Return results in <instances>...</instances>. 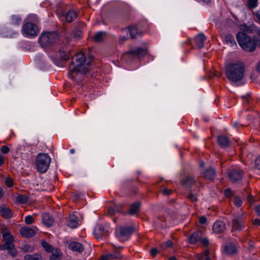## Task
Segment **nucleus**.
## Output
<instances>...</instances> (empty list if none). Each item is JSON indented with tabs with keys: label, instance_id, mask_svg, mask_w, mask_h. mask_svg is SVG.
I'll return each instance as SVG.
<instances>
[{
	"label": "nucleus",
	"instance_id": "nucleus-46",
	"mask_svg": "<svg viewBox=\"0 0 260 260\" xmlns=\"http://www.w3.org/2000/svg\"><path fill=\"white\" fill-rule=\"evenodd\" d=\"M1 151L4 154H7L10 151V148L5 145H3L1 147Z\"/></svg>",
	"mask_w": 260,
	"mask_h": 260
},
{
	"label": "nucleus",
	"instance_id": "nucleus-28",
	"mask_svg": "<svg viewBox=\"0 0 260 260\" xmlns=\"http://www.w3.org/2000/svg\"><path fill=\"white\" fill-rule=\"evenodd\" d=\"M147 50H131L124 53V55H129L134 57H140L144 56L147 53Z\"/></svg>",
	"mask_w": 260,
	"mask_h": 260
},
{
	"label": "nucleus",
	"instance_id": "nucleus-18",
	"mask_svg": "<svg viewBox=\"0 0 260 260\" xmlns=\"http://www.w3.org/2000/svg\"><path fill=\"white\" fill-rule=\"evenodd\" d=\"M122 256L116 249L113 253H109L106 255H103L101 260H114L115 259H121Z\"/></svg>",
	"mask_w": 260,
	"mask_h": 260
},
{
	"label": "nucleus",
	"instance_id": "nucleus-25",
	"mask_svg": "<svg viewBox=\"0 0 260 260\" xmlns=\"http://www.w3.org/2000/svg\"><path fill=\"white\" fill-rule=\"evenodd\" d=\"M216 171L213 168L207 169L203 174V177L207 180H212L215 177Z\"/></svg>",
	"mask_w": 260,
	"mask_h": 260
},
{
	"label": "nucleus",
	"instance_id": "nucleus-1",
	"mask_svg": "<svg viewBox=\"0 0 260 260\" xmlns=\"http://www.w3.org/2000/svg\"><path fill=\"white\" fill-rule=\"evenodd\" d=\"M93 59L94 56L91 50H77L76 52L73 53L72 57V67L84 71L85 69H89Z\"/></svg>",
	"mask_w": 260,
	"mask_h": 260
},
{
	"label": "nucleus",
	"instance_id": "nucleus-45",
	"mask_svg": "<svg viewBox=\"0 0 260 260\" xmlns=\"http://www.w3.org/2000/svg\"><path fill=\"white\" fill-rule=\"evenodd\" d=\"M34 221L33 217L31 215H27L25 218V222L28 224H32Z\"/></svg>",
	"mask_w": 260,
	"mask_h": 260
},
{
	"label": "nucleus",
	"instance_id": "nucleus-16",
	"mask_svg": "<svg viewBox=\"0 0 260 260\" xmlns=\"http://www.w3.org/2000/svg\"><path fill=\"white\" fill-rule=\"evenodd\" d=\"M226 229L225 223L221 221H217L215 222L212 227L214 233L216 234H220L223 232Z\"/></svg>",
	"mask_w": 260,
	"mask_h": 260
},
{
	"label": "nucleus",
	"instance_id": "nucleus-19",
	"mask_svg": "<svg viewBox=\"0 0 260 260\" xmlns=\"http://www.w3.org/2000/svg\"><path fill=\"white\" fill-rule=\"evenodd\" d=\"M202 238V232L201 231H197L191 234L189 238V242L190 244H195L198 241H200Z\"/></svg>",
	"mask_w": 260,
	"mask_h": 260
},
{
	"label": "nucleus",
	"instance_id": "nucleus-41",
	"mask_svg": "<svg viewBox=\"0 0 260 260\" xmlns=\"http://www.w3.org/2000/svg\"><path fill=\"white\" fill-rule=\"evenodd\" d=\"M34 250V247L29 245H24L21 247V250L24 252H31L33 251Z\"/></svg>",
	"mask_w": 260,
	"mask_h": 260
},
{
	"label": "nucleus",
	"instance_id": "nucleus-30",
	"mask_svg": "<svg viewBox=\"0 0 260 260\" xmlns=\"http://www.w3.org/2000/svg\"><path fill=\"white\" fill-rule=\"evenodd\" d=\"M205 36L203 34H199L195 38L194 41L199 48L204 47V42L205 40Z\"/></svg>",
	"mask_w": 260,
	"mask_h": 260
},
{
	"label": "nucleus",
	"instance_id": "nucleus-35",
	"mask_svg": "<svg viewBox=\"0 0 260 260\" xmlns=\"http://www.w3.org/2000/svg\"><path fill=\"white\" fill-rule=\"evenodd\" d=\"M24 260H42V256L39 254H27L24 257Z\"/></svg>",
	"mask_w": 260,
	"mask_h": 260
},
{
	"label": "nucleus",
	"instance_id": "nucleus-38",
	"mask_svg": "<svg viewBox=\"0 0 260 260\" xmlns=\"http://www.w3.org/2000/svg\"><path fill=\"white\" fill-rule=\"evenodd\" d=\"M187 198L192 202H196L198 200V197L196 194H193L191 190H189L187 195Z\"/></svg>",
	"mask_w": 260,
	"mask_h": 260
},
{
	"label": "nucleus",
	"instance_id": "nucleus-20",
	"mask_svg": "<svg viewBox=\"0 0 260 260\" xmlns=\"http://www.w3.org/2000/svg\"><path fill=\"white\" fill-rule=\"evenodd\" d=\"M217 143L220 147L225 148L229 146L230 142L226 136L220 135L217 137Z\"/></svg>",
	"mask_w": 260,
	"mask_h": 260
},
{
	"label": "nucleus",
	"instance_id": "nucleus-54",
	"mask_svg": "<svg viewBox=\"0 0 260 260\" xmlns=\"http://www.w3.org/2000/svg\"><path fill=\"white\" fill-rule=\"evenodd\" d=\"M201 242V243L205 246H207L209 244V241L207 238H202L200 240Z\"/></svg>",
	"mask_w": 260,
	"mask_h": 260
},
{
	"label": "nucleus",
	"instance_id": "nucleus-13",
	"mask_svg": "<svg viewBox=\"0 0 260 260\" xmlns=\"http://www.w3.org/2000/svg\"><path fill=\"white\" fill-rule=\"evenodd\" d=\"M243 172L237 169L230 170L228 172L229 179L232 182H236L240 180L242 177Z\"/></svg>",
	"mask_w": 260,
	"mask_h": 260
},
{
	"label": "nucleus",
	"instance_id": "nucleus-31",
	"mask_svg": "<svg viewBox=\"0 0 260 260\" xmlns=\"http://www.w3.org/2000/svg\"><path fill=\"white\" fill-rule=\"evenodd\" d=\"M128 32L132 39L135 38L139 35H141V31L138 30L136 26H129L128 27Z\"/></svg>",
	"mask_w": 260,
	"mask_h": 260
},
{
	"label": "nucleus",
	"instance_id": "nucleus-8",
	"mask_svg": "<svg viewBox=\"0 0 260 260\" xmlns=\"http://www.w3.org/2000/svg\"><path fill=\"white\" fill-rule=\"evenodd\" d=\"M39 32L38 26L32 23L27 22L23 25L22 32L27 37H34L36 36Z\"/></svg>",
	"mask_w": 260,
	"mask_h": 260
},
{
	"label": "nucleus",
	"instance_id": "nucleus-10",
	"mask_svg": "<svg viewBox=\"0 0 260 260\" xmlns=\"http://www.w3.org/2000/svg\"><path fill=\"white\" fill-rule=\"evenodd\" d=\"M73 54V52L70 50H56L53 57L56 61L67 60Z\"/></svg>",
	"mask_w": 260,
	"mask_h": 260
},
{
	"label": "nucleus",
	"instance_id": "nucleus-34",
	"mask_svg": "<svg viewBox=\"0 0 260 260\" xmlns=\"http://www.w3.org/2000/svg\"><path fill=\"white\" fill-rule=\"evenodd\" d=\"M42 247L45 249L46 251L49 253L52 252L56 248H53L52 245H50L48 243L44 240L41 241Z\"/></svg>",
	"mask_w": 260,
	"mask_h": 260
},
{
	"label": "nucleus",
	"instance_id": "nucleus-39",
	"mask_svg": "<svg viewBox=\"0 0 260 260\" xmlns=\"http://www.w3.org/2000/svg\"><path fill=\"white\" fill-rule=\"evenodd\" d=\"M11 23L14 25H19L21 22V18L19 16L13 15L12 16Z\"/></svg>",
	"mask_w": 260,
	"mask_h": 260
},
{
	"label": "nucleus",
	"instance_id": "nucleus-7",
	"mask_svg": "<svg viewBox=\"0 0 260 260\" xmlns=\"http://www.w3.org/2000/svg\"><path fill=\"white\" fill-rule=\"evenodd\" d=\"M89 69H85V70L83 71L80 69L71 66L69 76L77 83H80L84 80L85 75L89 72Z\"/></svg>",
	"mask_w": 260,
	"mask_h": 260
},
{
	"label": "nucleus",
	"instance_id": "nucleus-60",
	"mask_svg": "<svg viewBox=\"0 0 260 260\" xmlns=\"http://www.w3.org/2000/svg\"><path fill=\"white\" fill-rule=\"evenodd\" d=\"M4 162V158L2 155H0V166Z\"/></svg>",
	"mask_w": 260,
	"mask_h": 260
},
{
	"label": "nucleus",
	"instance_id": "nucleus-48",
	"mask_svg": "<svg viewBox=\"0 0 260 260\" xmlns=\"http://www.w3.org/2000/svg\"><path fill=\"white\" fill-rule=\"evenodd\" d=\"M224 194L226 197L230 198L232 194V190L229 188H226L224 191Z\"/></svg>",
	"mask_w": 260,
	"mask_h": 260
},
{
	"label": "nucleus",
	"instance_id": "nucleus-57",
	"mask_svg": "<svg viewBox=\"0 0 260 260\" xmlns=\"http://www.w3.org/2000/svg\"><path fill=\"white\" fill-rule=\"evenodd\" d=\"M253 224L255 225L259 226L260 225V220L258 219H255L253 220Z\"/></svg>",
	"mask_w": 260,
	"mask_h": 260
},
{
	"label": "nucleus",
	"instance_id": "nucleus-5",
	"mask_svg": "<svg viewBox=\"0 0 260 260\" xmlns=\"http://www.w3.org/2000/svg\"><path fill=\"white\" fill-rule=\"evenodd\" d=\"M51 158L48 154L40 153L36 158V166L37 170L40 173H45L48 170Z\"/></svg>",
	"mask_w": 260,
	"mask_h": 260
},
{
	"label": "nucleus",
	"instance_id": "nucleus-29",
	"mask_svg": "<svg viewBox=\"0 0 260 260\" xmlns=\"http://www.w3.org/2000/svg\"><path fill=\"white\" fill-rule=\"evenodd\" d=\"M140 205L141 203L140 202H136L131 205L128 213L131 215L137 214L140 210Z\"/></svg>",
	"mask_w": 260,
	"mask_h": 260
},
{
	"label": "nucleus",
	"instance_id": "nucleus-21",
	"mask_svg": "<svg viewBox=\"0 0 260 260\" xmlns=\"http://www.w3.org/2000/svg\"><path fill=\"white\" fill-rule=\"evenodd\" d=\"M67 224L72 228H75L78 225V217L75 215H69L67 217Z\"/></svg>",
	"mask_w": 260,
	"mask_h": 260
},
{
	"label": "nucleus",
	"instance_id": "nucleus-14",
	"mask_svg": "<svg viewBox=\"0 0 260 260\" xmlns=\"http://www.w3.org/2000/svg\"><path fill=\"white\" fill-rule=\"evenodd\" d=\"M20 233L23 237L29 238L35 235L36 231L32 228L24 226L20 229Z\"/></svg>",
	"mask_w": 260,
	"mask_h": 260
},
{
	"label": "nucleus",
	"instance_id": "nucleus-11",
	"mask_svg": "<svg viewBox=\"0 0 260 260\" xmlns=\"http://www.w3.org/2000/svg\"><path fill=\"white\" fill-rule=\"evenodd\" d=\"M233 229L241 231L245 228V223L242 215H238L233 219Z\"/></svg>",
	"mask_w": 260,
	"mask_h": 260
},
{
	"label": "nucleus",
	"instance_id": "nucleus-47",
	"mask_svg": "<svg viewBox=\"0 0 260 260\" xmlns=\"http://www.w3.org/2000/svg\"><path fill=\"white\" fill-rule=\"evenodd\" d=\"M257 0H248V5L251 8H255L257 5Z\"/></svg>",
	"mask_w": 260,
	"mask_h": 260
},
{
	"label": "nucleus",
	"instance_id": "nucleus-17",
	"mask_svg": "<svg viewBox=\"0 0 260 260\" xmlns=\"http://www.w3.org/2000/svg\"><path fill=\"white\" fill-rule=\"evenodd\" d=\"M0 213L5 219H9L12 217L13 212L8 207L4 205L0 206Z\"/></svg>",
	"mask_w": 260,
	"mask_h": 260
},
{
	"label": "nucleus",
	"instance_id": "nucleus-9",
	"mask_svg": "<svg viewBox=\"0 0 260 260\" xmlns=\"http://www.w3.org/2000/svg\"><path fill=\"white\" fill-rule=\"evenodd\" d=\"M134 231L133 228L129 226H120L116 228V235L120 238H125L127 239L129 237Z\"/></svg>",
	"mask_w": 260,
	"mask_h": 260
},
{
	"label": "nucleus",
	"instance_id": "nucleus-50",
	"mask_svg": "<svg viewBox=\"0 0 260 260\" xmlns=\"http://www.w3.org/2000/svg\"><path fill=\"white\" fill-rule=\"evenodd\" d=\"M255 167L260 170V155L255 160Z\"/></svg>",
	"mask_w": 260,
	"mask_h": 260
},
{
	"label": "nucleus",
	"instance_id": "nucleus-51",
	"mask_svg": "<svg viewBox=\"0 0 260 260\" xmlns=\"http://www.w3.org/2000/svg\"><path fill=\"white\" fill-rule=\"evenodd\" d=\"M6 184L9 187H11L13 185V181L11 178H7L6 179Z\"/></svg>",
	"mask_w": 260,
	"mask_h": 260
},
{
	"label": "nucleus",
	"instance_id": "nucleus-62",
	"mask_svg": "<svg viewBox=\"0 0 260 260\" xmlns=\"http://www.w3.org/2000/svg\"><path fill=\"white\" fill-rule=\"evenodd\" d=\"M256 70L257 71L260 73V61H258L257 66H256Z\"/></svg>",
	"mask_w": 260,
	"mask_h": 260
},
{
	"label": "nucleus",
	"instance_id": "nucleus-2",
	"mask_svg": "<svg viewBox=\"0 0 260 260\" xmlns=\"http://www.w3.org/2000/svg\"><path fill=\"white\" fill-rule=\"evenodd\" d=\"M225 70L226 78L233 82L241 81L244 76L245 66L242 62L227 63Z\"/></svg>",
	"mask_w": 260,
	"mask_h": 260
},
{
	"label": "nucleus",
	"instance_id": "nucleus-59",
	"mask_svg": "<svg viewBox=\"0 0 260 260\" xmlns=\"http://www.w3.org/2000/svg\"><path fill=\"white\" fill-rule=\"evenodd\" d=\"M255 210L258 215H260V206L257 205L255 207Z\"/></svg>",
	"mask_w": 260,
	"mask_h": 260
},
{
	"label": "nucleus",
	"instance_id": "nucleus-64",
	"mask_svg": "<svg viewBox=\"0 0 260 260\" xmlns=\"http://www.w3.org/2000/svg\"><path fill=\"white\" fill-rule=\"evenodd\" d=\"M168 260H177V258L175 256H173L170 257Z\"/></svg>",
	"mask_w": 260,
	"mask_h": 260
},
{
	"label": "nucleus",
	"instance_id": "nucleus-44",
	"mask_svg": "<svg viewBox=\"0 0 260 260\" xmlns=\"http://www.w3.org/2000/svg\"><path fill=\"white\" fill-rule=\"evenodd\" d=\"M234 204L237 207H240L242 204V201L238 196H235L234 198Z\"/></svg>",
	"mask_w": 260,
	"mask_h": 260
},
{
	"label": "nucleus",
	"instance_id": "nucleus-6",
	"mask_svg": "<svg viewBox=\"0 0 260 260\" xmlns=\"http://www.w3.org/2000/svg\"><path fill=\"white\" fill-rule=\"evenodd\" d=\"M1 233L4 243L1 246L0 249H11L13 247H15V245L13 244L14 237L7 228H3Z\"/></svg>",
	"mask_w": 260,
	"mask_h": 260
},
{
	"label": "nucleus",
	"instance_id": "nucleus-56",
	"mask_svg": "<svg viewBox=\"0 0 260 260\" xmlns=\"http://www.w3.org/2000/svg\"><path fill=\"white\" fill-rule=\"evenodd\" d=\"M163 194L165 195H169L172 192V190L168 189H164L162 191Z\"/></svg>",
	"mask_w": 260,
	"mask_h": 260
},
{
	"label": "nucleus",
	"instance_id": "nucleus-49",
	"mask_svg": "<svg viewBox=\"0 0 260 260\" xmlns=\"http://www.w3.org/2000/svg\"><path fill=\"white\" fill-rule=\"evenodd\" d=\"M158 252V249L155 247L152 248L150 251V253L152 256H155Z\"/></svg>",
	"mask_w": 260,
	"mask_h": 260
},
{
	"label": "nucleus",
	"instance_id": "nucleus-4",
	"mask_svg": "<svg viewBox=\"0 0 260 260\" xmlns=\"http://www.w3.org/2000/svg\"><path fill=\"white\" fill-rule=\"evenodd\" d=\"M58 34L55 31L45 32L41 34L39 42L42 47H48L56 42Z\"/></svg>",
	"mask_w": 260,
	"mask_h": 260
},
{
	"label": "nucleus",
	"instance_id": "nucleus-52",
	"mask_svg": "<svg viewBox=\"0 0 260 260\" xmlns=\"http://www.w3.org/2000/svg\"><path fill=\"white\" fill-rule=\"evenodd\" d=\"M207 222V218L204 216H202L199 217V222L201 224H205Z\"/></svg>",
	"mask_w": 260,
	"mask_h": 260
},
{
	"label": "nucleus",
	"instance_id": "nucleus-33",
	"mask_svg": "<svg viewBox=\"0 0 260 260\" xmlns=\"http://www.w3.org/2000/svg\"><path fill=\"white\" fill-rule=\"evenodd\" d=\"M61 254L60 250L56 248L52 252V254L50 256V260H60L61 257Z\"/></svg>",
	"mask_w": 260,
	"mask_h": 260
},
{
	"label": "nucleus",
	"instance_id": "nucleus-40",
	"mask_svg": "<svg viewBox=\"0 0 260 260\" xmlns=\"http://www.w3.org/2000/svg\"><path fill=\"white\" fill-rule=\"evenodd\" d=\"M173 246V243L171 241H168L166 242L161 243L160 245V248L164 250L168 247H171Z\"/></svg>",
	"mask_w": 260,
	"mask_h": 260
},
{
	"label": "nucleus",
	"instance_id": "nucleus-26",
	"mask_svg": "<svg viewBox=\"0 0 260 260\" xmlns=\"http://www.w3.org/2000/svg\"><path fill=\"white\" fill-rule=\"evenodd\" d=\"M94 234L96 239L101 238L102 236L106 235V232L103 225H98L94 229Z\"/></svg>",
	"mask_w": 260,
	"mask_h": 260
},
{
	"label": "nucleus",
	"instance_id": "nucleus-58",
	"mask_svg": "<svg viewBox=\"0 0 260 260\" xmlns=\"http://www.w3.org/2000/svg\"><path fill=\"white\" fill-rule=\"evenodd\" d=\"M127 40V38L125 36H120L119 39V42L121 43H123Z\"/></svg>",
	"mask_w": 260,
	"mask_h": 260
},
{
	"label": "nucleus",
	"instance_id": "nucleus-15",
	"mask_svg": "<svg viewBox=\"0 0 260 260\" xmlns=\"http://www.w3.org/2000/svg\"><path fill=\"white\" fill-rule=\"evenodd\" d=\"M240 29L243 31L246 32L247 33H253L256 32L260 35V29H258L254 25L250 24L248 25L246 24H244L240 25Z\"/></svg>",
	"mask_w": 260,
	"mask_h": 260
},
{
	"label": "nucleus",
	"instance_id": "nucleus-3",
	"mask_svg": "<svg viewBox=\"0 0 260 260\" xmlns=\"http://www.w3.org/2000/svg\"><path fill=\"white\" fill-rule=\"evenodd\" d=\"M237 39L239 45L243 48L255 49L260 47V39L253 38L252 39L245 33L239 32L237 34Z\"/></svg>",
	"mask_w": 260,
	"mask_h": 260
},
{
	"label": "nucleus",
	"instance_id": "nucleus-37",
	"mask_svg": "<svg viewBox=\"0 0 260 260\" xmlns=\"http://www.w3.org/2000/svg\"><path fill=\"white\" fill-rule=\"evenodd\" d=\"M28 197L25 195L19 194L16 197V201L20 204H25L28 201Z\"/></svg>",
	"mask_w": 260,
	"mask_h": 260
},
{
	"label": "nucleus",
	"instance_id": "nucleus-61",
	"mask_svg": "<svg viewBox=\"0 0 260 260\" xmlns=\"http://www.w3.org/2000/svg\"><path fill=\"white\" fill-rule=\"evenodd\" d=\"M3 195H4L3 189L2 187H0V199L3 196Z\"/></svg>",
	"mask_w": 260,
	"mask_h": 260
},
{
	"label": "nucleus",
	"instance_id": "nucleus-42",
	"mask_svg": "<svg viewBox=\"0 0 260 260\" xmlns=\"http://www.w3.org/2000/svg\"><path fill=\"white\" fill-rule=\"evenodd\" d=\"M209 252L208 250L205 251L203 254L199 256V260H203L204 257H205V258L204 260H211V259L209 257Z\"/></svg>",
	"mask_w": 260,
	"mask_h": 260
},
{
	"label": "nucleus",
	"instance_id": "nucleus-55",
	"mask_svg": "<svg viewBox=\"0 0 260 260\" xmlns=\"http://www.w3.org/2000/svg\"><path fill=\"white\" fill-rule=\"evenodd\" d=\"M25 147V145H20L19 147H17V152L19 151L21 153H22L23 151L24 150Z\"/></svg>",
	"mask_w": 260,
	"mask_h": 260
},
{
	"label": "nucleus",
	"instance_id": "nucleus-24",
	"mask_svg": "<svg viewBox=\"0 0 260 260\" xmlns=\"http://www.w3.org/2000/svg\"><path fill=\"white\" fill-rule=\"evenodd\" d=\"M224 251L229 255L234 254L237 252V247L236 244L229 243L225 246Z\"/></svg>",
	"mask_w": 260,
	"mask_h": 260
},
{
	"label": "nucleus",
	"instance_id": "nucleus-32",
	"mask_svg": "<svg viewBox=\"0 0 260 260\" xmlns=\"http://www.w3.org/2000/svg\"><path fill=\"white\" fill-rule=\"evenodd\" d=\"M106 37V32L104 31H99L96 32L93 37L94 41L100 42L102 41Z\"/></svg>",
	"mask_w": 260,
	"mask_h": 260
},
{
	"label": "nucleus",
	"instance_id": "nucleus-22",
	"mask_svg": "<svg viewBox=\"0 0 260 260\" xmlns=\"http://www.w3.org/2000/svg\"><path fill=\"white\" fill-rule=\"evenodd\" d=\"M77 17L76 12L73 10H69L66 13V15H64L62 16V19H66V20L68 23H71Z\"/></svg>",
	"mask_w": 260,
	"mask_h": 260
},
{
	"label": "nucleus",
	"instance_id": "nucleus-53",
	"mask_svg": "<svg viewBox=\"0 0 260 260\" xmlns=\"http://www.w3.org/2000/svg\"><path fill=\"white\" fill-rule=\"evenodd\" d=\"M108 214L110 216L113 215L115 213V211L112 207H109L107 209Z\"/></svg>",
	"mask_w": 260,
	"mask_h": 260
},
{
	"label": "nucleus",
	"instance_id": "nucleus-43",
	"mask_svg": "<svg viewBox=\"0 0 260 260\" xmlns=\"http://www.w3.org/2000/svg\"><path fill=\"white\" fill-rule=\"evenodd\" d=\"M3 250H8V254L12 256V257H15L17 255V250L15 249V247H13L11 249H2Z\"/></svg>",
	"mask_w": 260,
	"mask_h": 260
},
{
	"label": "nucleus",
	"instance_id": "nucleus-12",
	"mask_svg": "<svg viewBox=\"0 0 260 260\" xmlns=\"http://www.w3.org/2000/svg\"><path fill=\"white\" fill-rule=\"evenodd\" d=\"M196 180L194 177L190 175L184 176L181 180V185L186 188H190L196 183Z\"/></svg>",
	"mask_w": 260,
	"mask_h": 260
},
{
	"label": "nucleus",
	"instance_id": "nucleus-27",
	"mask_svg": "<svg viewBox=\"0 0 260 260\" xmlns=\"http://www.w3.org/2000/svg\"><path fill=\"white\" fill-rule=\"evenodd\" d=\"M69 248L73 251L81 253L83 250V245L78 242H71L69 245Z\"/></svg>",
	"mask_w": 260,
	"mask_h": 260
},
{
	"label": "nucleus",
	"instance_id": "nucleus-63",
	"mask_svg": "<svg viewBox=\"0 0 260 260\" xmlns=\"http://www.w3.org/2000/svg\"><path fill=\"white\" fill-rule=\"evenodd\" d=\"M81 35V32L80 31H78L76 32L75 37H79Z\"/></svg>",
	"mask_w": 260,
	"mask_h": 260
},
{
	"label": "nucleus",
	"instance_id": "nucleus-23",
	"mask_svg": "<svg viewBox=\"0 0 260 260\" xmlns=\"http://www.w3.org/2000/svg\"><path fill=\"white\" fill-rule=\"evenodd\" d=\"M42 221L43 223L48 227L51 226L54 223L53 217L48 213H44L42 215Z\"/></svg>",
	"mask_w": 260,
	"mask_h": 260
},
{
	"label": "nucleus",
	"instance_id": "nucleus-36",
	"mask_svg": "<svg viewBox=\"0 0 260 260\" xmlns=\"http://www.w3.org/2000/svg\"><path fill=\"white\" fill-rule=\"evenodd\" d=\"M225 41L227 44L230 45L231 47H233V45H236L234 37L231 34H228L225 37Z\"/></svg>",
	"mask_w": 260,
	"mask_h": 260
}]
</instances>
